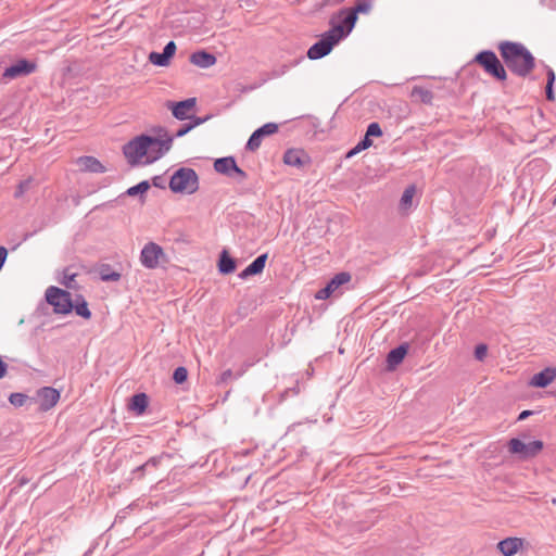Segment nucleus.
Returning <instances> with one entry per match:
<instances>
[{"label": "nucleus", "mask_w": 556, "mask_h": 556, "mask_svg": "<svg viewBox=\"0 0 556 556\" xmlns=\"http://www.w3.org/2000/svg\"><path fill=\"white\" fill-rule=\"evenodd\" d=\"M243 372H244V370H242V371H240L239 374H237L236 378H238V377L242 376V375H243Z\"/></svg>", "instance_id": "57"}, {"label": "nucleus", "mask_w": 556, "mask_h": 556, "mask_svg": "<svg viewBox=\"0 0 556 556\" xmlns=\"http://www.w3.org/2000/svg\"><path fill=\"white\" fill-rule=\"evenodd\" d=\"M190 123H188L189 126H192V129L206 121L210 119V116L199 117V116H189Z\"/></svg>", "instance_id": "42"}, {"label": "nucleus", "mask_w": 556, "mask_h": 556, "mask_svg": "<svg viewBox=\"0 0 556 556\" xmlns=\"http://www.w3.org/2000/svg\"><path fill=\"white\" fill-rule=\"evenodd\" d=\"M89 553H90V551L86 552L84 556H88V555H89Z\"/></svg>", "instance_id": "60"}, {"label": "nucleus", "mask_w": 556, "mask_h": 556, "mask_svg": "<svg viewBox=\"0 0 556 556\" xmlns=\"http://www.w3.org/2000/svg\"><path fill=\"white\" fill-rule=\"evenodd\" d=\"M76 164L79 166L81 172L96 174L106 172L105 166L97 157L91 155H84L78 157Z\"/></svg>", "instance_id": "19"}, {"label": "nucleus", "mask_w": 556, "mask_h": 556, "mask_svg": "<svg viewBox=\"0 0 556 556\" xmlns=\"http://www.w3.org/2000/svg\"><path fill=\"white\" fill-rule=\"evenodd\" d=\"M217 267L222 275H229L236 270L237 261L224 249L219 254Z\"/></svg>", "instance_id": "23"}, {"label": "nucleus", "mask_w": 556, "mask_h": 556, "mask_svg": "<svg viewBox=\"0 0 556 556\" xmlns=\"http://www.w3.org/2000/svg\"><path fill=\"white\" fill-rule=\"evenodd\" d=\"M157 143L153 136L141 134L136 136L123 147V153L131 167L144 165L143 161L148 159V151L152 144Z\"/></svg>", "instance_id": "2"}, {"label": "nucleus", "mask_w": 556, "mask_h": 556, "mask_svg": "<svg viewBox=\"0 0 556 556\" xmlns=\"http://www.w3.org/2000/svg\"><path fill=\"white\" fill-rule=\"evenodd\" d=\"M195 98H189L178 102H168L167 106L175 118L185 121L189 118V112L195 106Z\"/></svg>", "instance_id": "18"}, {"label": "nucleus", "mask_w": 556, "mask_h": 556, "mask_svg": "<svg viewBox=\"0 0 556 556\" xmlns=\"http://www.w3.org/2000/svg\"><path fill=\"white\" fill-rule=\"evenodd\" d=\"M541 440H533L525 443L519 438H513L508 441L507 447L510 454L517 455L519 459L527 460L535 457L543 450Z\"/></svg>", "instance_id": "6"}, {"label": "nucleus", "mask_w": 556, "mask_h": 556, "mask_svg": "<svg viewBox=\"0 0 556 556\" xmlns=\"http://www.w3.org/2000/svg\"><path fill=\"white\" fill-rule=\"evenodd\" d=\"M338 17L340 20L339 23L332 25L329 30L333 31L337 39L342 40L353 30L357 22V16L350 8H343L338 12Z\"/></svg>", "instance_id": "9"}, {"label": "nucleus", "mask_w": 556, "mask_h": 556, "mask_svg": "<svg viewBox=\"0 0 556 556\" xmlns=\"http://www.w3.org/2000/svg\"><path fill=\"white\" fill-rule=\"evenodd\" d=\"M248 175L247 173L240 168L237 164L232 168V172L230 173L229 178L235 179L238 182H243L247 179Z\"/></svg>", "instance_id": "38"}, {"label": "nucleus", "mask_w": 556, "mask_h": 556, "mask_svg": "<svg viewBox=\"0 0 556 556\" xmlns=\"http://www.w3.org/2000/svg\"><path fill=\"white\" fill-rule=\"evenodd\" d=\"M30 180H24V181H21L18 187H17V190L15 191V197L18 198L21 197L30 186Z\"/></svg>", "instance_id": "43"}, {"label": "nucleus", "mask_w": 556, "mask_h": 556, "mask_svg": "<svg viewBox=\"0 0 556 556\" xmlns=\"http://www.w3.org/2000/svg\"><path fill=\"white\" fill-rule=\"evenodd\" d=\"M351 280V275L346 271L339 273L334 275L327 285L319 289L315 294L317 300H326L330 295L334 293V291L342 285L349 282Z\"/></svg>", "instance_id": "14"}, {"label": "nucleus", "mask_w": 556, "mask_h": 556, "mask_svg": "<svg viewBox=\"0 0 556 556\" xmlns=\"http://www.w3.org/2000/svg\"><path fill=\"white\" fill-rule=\"evenodd\" d=\"M189 61L191 64L200 68H208L216 63L217 59L211 52H207L205 50H199L191 53Z\"/></svg>", "instance_id": "22"}, {"label": "nucleus", "mask_w": 556, "mask_h": 556, "mask_svg": "<svg viewBox=\"0 0 556 556\" xmlns=\"http://www.w3.org/2000/svg\"><path fill=\"white\" fill-rule=\"evenodd\" d=\"M190 130H192V126H189L188 123L187 124H184L177 131L175 135H173L172 137L175 138H180V137H184L185 135H187Z\"/></svg>", "instance_id": "44"}, {"label": "nucleus", "mask_w": 556, "mask_h": 556, "mask_svg": "<svg viewBox=\"0 0 556 556\" xmlns=\"http://www.w3.org/2000/svg\"><path fill=\"white\" fill-rule=\"evenodd\" d=\"M268 258L267 253L258 255L251 264H249L238 276L240 279H247L251 276L260 275L263 273L266 261Z\"/></svg>", "instance_id": "21"}, {"label": "nucleus", "mask_w": 556, "mask_h": 556, "mask_svg": "<svg viewBox=\"0 0 556 556\" xmlns=\"http://www.w3.org/2000/svg\"><path fill=\"white\" fill-rule=\"evenodd\" d=\"M552 203H553V205H556V193H555V197H554Z\"/></svg>", "instance_id": "56"}, {"label": "nucleus", "mask_w": 556, "mask_h": 556, "mask_svg": "<svg viewBox=\"0 0 556 556\" xmlns=\"http://www.w3.org/2000/svg\"><path fill=\"white\" fill-rule=\"evenodd\" d=\"M253 364H254L253 362H251V363H247V367H250V366H252Z\"/></svg>", "instance_id": "58"}, {"label": "nucleus", "mask_w": 556, "mask_h": 556, "mask_svg": "<svg viewBox=\"0 0 556 556\" xmlns=\"http://www.w3.org/2000/svg\"><path fill=\"white\" fill-rule=\"evenodd\" d=\"M409 350V343L403 342L396 348L392 349L386 358V368L388 371H393L404 361Z\"/></svg>", "instance_id": "16"}, {"label": "nucleus", "mask_w": 556, "mask_h": 556, "mask_svg": "<svg viewBox=\"0 0 556 556\" xmlns=\"http://www.w3.org/2000/svg\"><path fill=\"white\" fill-rule=\"evenodd\" d=\"M45 298L55 314L67 315L73 312L74 302L68 291L51 286L46 290Z\"/></svg>", "instance_id": "5"}, {"label": "nucleus", "mask_w": 556, "mask_h": 556, "mask_svg": "<svg viewBox=\"0 0 556 556\" xmlns=\"http://www.w3.org/2000/svg\"><path fill=\"white\" fill-rule=\"evenodd\" d=\"M410 97L424 104H431L433 100V92L420 86H414L410 91Z\"/></svg>", "instance_id": "27"}, {"label": "nucleus", "mask_w": 556, "mask_h": 556, "mask_svg": "<svg viewBox=\"0 0 556 556\" xmlns=\"http://www.w3.org/2000/svg\"><path fill=\"white\" fill-rule=\"evenodd\" d=\"M415 193H416V187L414 185L408 186L404 190V192L401 197V200H400L401 210L406 211L412 206L413 198H414Z\"/></svg>", "instance_id": "32"}, {"label": "nucleus", "mask_w": 556, "mask_h": 556, "mask_svg": "<svg viewBox=\"0 0 556 556\" xmlns=\"http://www.w3.org/2000/svg\"><path fill=\"white\" fill-rule=\"evenodd\" d=\"M291 65H288V64H282L276 68H274L270 74H269V77L268 78H278L282 75H285L289 70H290Z\"/></svg>", "instance_id": "40"}, {"label": "nucleus", "mask_w": 556, "mask_h": 556, "mask_svg": "<svg viewBox=\"0 0 556 556\" xmlns=\"http://www.w3.org/2000/svg\"><path fill=\"white\" fill-rule=\"evenodd\" d=\"M531 415H533L532 410H522L518 416V420H525Z\"/></svg>", "instance_id": "51"}, {"label": "nucleus", "mask_w": 556, "mask_h": 556, "mask_svg": "<svg viewBox=\"0 0 556 556\" xmlns=\"http://www.w3.org/2000/svg\"><path fill=\"white\" fill-rule=\"evenodd\" d=\"M37 70V63L27 59H20L15 63L8 66L2 77L5 79H15L18 77H25Z\"/></svg>", "instance_id": "11"}, {"label": "nucleus", "mask_w": 556, "mask_h": 556, "mask_svg": "<svg viewBox=\"0 0 556 556\" xmlns=\"http://www.w3.org/2000/svg\"><path fill=\"white\" fill-rule=\"evenodd\" d=\"M8 256V250L4 247H0V270L2 269Z\"/></svg>", "instance_id": "50"}, {"label": "nucleus", "mask_w": 556, "mask_h": 556, "mask_svg": "<svg viewBox=\"0 0 556 556\" xmlns=\"http://www.w3.org/2000/svg\"><path fill=\"white\" fill-rule=\"evenodd\" d=\"M488 353V346L484 343H480L475 348V357L478 361H483Z\"/></svg>", "instance_id": "41"}, {"label": "nucleus", "mask_w": 556, "mask_h": 556, "mask_svg": "<svg viewBox=\"0 0 556 556\" xmlns=\"http://www.w3.org/2000/svg\"><path fill=\"white\" fill-rule=\"evenodd\" d=\"M506 67L518 77H527L535 67V58L521 42L502 41L497 46Z\"/></svg>", "instance_id": "1"}, {"label": "nucleus", "mask_w": 556, "mask_h": 556, "mask_svg": "<svg viewBox=\"0 0 556 556\" xmlns=\"http://www.w3.org/2000/svg\"><path fill=\"white\" fill-rule=\"evenodd\" d=\"M157 136L154 139L157 143H153L148 151V159L143 161L144 165L152 164L153 162L161 159L165 153H167L173 144L174 137H168V134L165 128L159 127L156 129Z\"/></svg>", "instance_id": "7"}, {"label": "nucleus", "mask_w": 556, "mask_h": 556, "mask_svg": "<svg viewBox=\"0 0 556 556\" xmlns=\"http://www.w3.org/2000/svg\"><path fill=\"white\" fill-rule=\"evenodd\" d=\"M176 50H177V46H176L175 41L170 40L165 45L162 52L152 51L149 54L148 59H149L150 63H152L155 66L166 67L169 65L170 60L173 59V56L176 53Z\"/></svg>", "instance_id": "15"}, {"label": "nucleus", "mask_w": 556, "mask_h": 556, "mask_svg": "<svg viewBox=\"0 0 556 556\" xmlns=\"http://www.w3.org/2000/svg\"><path fill=\"white\" fill-rule=\"evenodd\" d=\"M233 377L231 369H226L222 372L218 382L219 383H227L231 378Z\"/></svg>", "instance_id": "47"}, {"label": "nucleus", "mask_w": 556, "mask_h": 556, "mask_svg": "<svg viewBox=\"0 0 556 556\" xmlns=\"http://www.w3.org/2000/svg\"><path fill=\"white\" fill-rule=\"evenodd\" d=\"M28 400L26 394L20 392L11 393L9 396V402L15 407L23 406Z\"/></svg>", "instance_id": "36"}, {"label": "nucleus", "mask_w": 556, "mask_h": 556, "mask_svg": "<svg viewBox=\"0 0 556 556\" xmlns=\"http://www.w3.org/2000/svg\"><path fill=\"white\" fill-rule=\"evenodd\" d=\"M521 544L522 541L518 538H506L497 543V548L504 556H513L518 552Z\"/></svg>", "instance_id": "25"}, {"label": "nucleus", "mask_w": 556, "mask_h": 556, "mask_svg": "<svg viewBox=\"0 0 556 556\" xmlns=\"http://www.w3.org/2000/svg\"><path fill=\"white\" fill-rule=\"evenodd\" d=\"M358 143L366 150L372 146V140L365 134V136L358 141Z\"/></svg>", "instance_id": "48"}, {"label": "nucleus", "mask_w": 556, "mask_h": 556, "mask_svg": "<svg viewBox=\"0 0 556 556\" xmlns=\"http://www.w3.org/2000/svg\"><path fill=\"white\" fill-rule=\"evenodd\" d=\"M151 184L148 180H142L139 184L128 188L125 192L128 197L139 195L141 203L144 202V193L150 189Z\"/></svg>", "instance_id": "30"}, {"label": "nucleus", "mask_w": 556, "mask_h": 556, "mask_svg": "<svg viewBox=\"0 0 556 556\" xmlns=\"http://www.w3.org/2000/svg\"><path fill=\"white\" fill-rule=\"evenodd\" d=\"M283 163L296 168H303L311 164V157L301 149H289L283 154Z\"/></svg>", "instance_id": "17"}, {"label": "nucleus", "mask_w": 556, "mask_h": 556, "mask_svg": "<svg viewBox=\"0 0 556 556\" xmlns=\"http://www.w3.org/2000/svg\"><path fill=\"white\" fill-rule=\"evenodd\" d=\"M168 187L174 193L193 194L199 189V176L193 168L180 167L172 175Z\"/></svg>", "instance_id": "3"}, {"label": "nucleus", "mask_w": 556, "mask_h": 556, "mask_svg": "<svg viewBox=\"0 0 556 556\" xmlns=\"http://www.w3.org/2000/svg\"><path fill=\"white\" fill-rule=\"evenodd\" d=\"M292 392L293 394H298L299 390L293 388V389H287L283 393H281V399H286V396H288V394Z\"/></svg>", "instance_id": "52"}, {"label": "nucleus", "mask_w": 556, "mask_h": 556, "mask_svg": "<svg viewBox=\"0 0 556 556\" xmlns=\"http://www.w3.org/2000/svg\"><path fill=\"white\" fill-rule=\"evenodd\" d=\"M556 378V368L546 367L543 370L534 374L530 379L529 384L534 388H545L551 384Z\"/></svg>", "instance_id": "20"}, {"label": "nucleus", "mask_w": 556, "mask_h": 556, "mask_svg": "<svg viewBox=\"0 0 556 556\" xmlns=\"http://www.w3.org/2000/svg\"><path fill=\"white\" fill-rule=\"evenodd\" d=\"M73 311H75V313L84 319L91 318V312L88 307V303L81 294L76 296Z\"/></svg>", "instance_id": "29"}, {"label": "nucleus", "mask_w": 556, "mask_h": 556, "mask_svg": "<svg viewBox=\"0 0 556 556\" xmlns=\"http://www.w3.org/2000/svg\"><path fill=\"white\" fill-rule=\"evenodd\" d=\"M172 458H173L172 454H169L167 452H163L159 455L150 457L146 462V466H148L150 471L156 470L163 464L164 460H170Z\"/></svg>", "instance_id": "31"}, {"label": "nucleus", "mask_w": 556, "mask_h": 556, "mask_svg": "<svg viewBox=\"0 0 556 556\" xmlns=\"http://www.w3.org/2000/svg\"><path fill=\"white\" fill-rule=\"evenodd\" d=\"M148 405H149V396L146 393L140 392V393L134 394L130 397L128 407L130 410L136 413V415L140 416L147 410Z\"/></svg>", "instance_id": "24"}, {"label": "nucleus", "mask_w": 556, "mask_h": 556, "mask_svg": "<svg viewBox=\"0 0 556 556\" xmlns=\"http://www.w3.org/2000/svg\"><path fill=\"white\" fill-rule=\"evenodd\" d=\"M149 472H151V471L148 468V466H146V463H144V464L136 467L135 469H132L131 476H132V479L141 480Z\"/></svg>", "instance_id": "39"}, {"label": "nucleus", "mask_w": 556, "mask_h": 556, "mask_svg": "<svg viewBox=\"0 0 556 556\" xmlns=\"http://www.w3.org/2000/svg\"><path fill=\"white\" fill-rule=\"evenodd\" d=\"M60 397V391L52 387H42L36 392V399L39 403V409L41 412H48L54 407L58 404Z\"/></svg>", "instance_id": "13"}, {"label": "nucleus", "mask_w": 556, "mask_h": 556, "mask_svg": "<svg viewBox=\"0 0 556 556\" xmlns=\"http://www.w3.org/2000/svg\"><path fill=\"white\" fill-rule=\"evenodd\" d=\"M98 273L102 281H118L122 277L118 271L112 269L110 264H101Z\"/></svg>", "instance_id": "28"}, {"label": "nucleus", "mask_w": 556, "mask_h": 556, "mask_svg": "<svg viewBox=\"0 0 556 556\" xmlns=\"http://www.w3.org/2000/svg\"><path fill=\"white\" fill-rule=\"evenodd\" d=\"M75 277H76V274L75 273H72L71 271V268H65L63 270V277L62 279H60V283L63 285L64 287L68 288V289H73L75 288L74 283H75Z\"/></svg>", "instance_id": "34"}, {"label": "nucleus", "mask_w": 556, "mask_h": 556, "mask_svg": "<svg viewBox=\"0 0 556 556\" xmlns=\"http://www.w3.org/2000/svg\"><path fill=\"white\" fill-rule=\"evenodd\" d=\"M235 165H236V160L233 156L219 157V159H216L214 162V169L218 174L229 177Z\"/></svg>", "instance_id": "26"}, {"label": "nucleus", "mask_w": 556, "mask_h": 556, "mask_svg": "<svg viewBox=\"0 0 556 556\" xmlns=\"http://www.w3.org/2000/svg\"><path fill=\"white\" fill-rule=\"evenodd\" d=\"M152 185L160 189H165V178L163 175H156L152 178Z\"/></svg>", "instance_id": "45"}, {"label": "nucleus", "mask_w": 556, "mask_h": 556, "mask_svg": "<svg viewBox=\"0 0 556 556\" xmlns=\"http://www.w3.org/2000/svg\"><path fill=\"white\" fill-rule=\"evenodd\" d=\"M166 257L163 249L155 242H148L141 250L140 262L148 269L157 268L161 261Z\"/></svg>", "instance_id": "10"}, {"label": "nucleus", "mask_w": 556, "mask_h": 556, "mask_svg": "<svg viewBox=\"0 0 556 556\" xmlns=\"http://www.w3.org/2000/svg\"><path fill=\"white\" fill-rule=\"evenodd\" d=\"M472 62L481 66L488 75L496 80L505 81L507 79L506 65L501 62L494 51L482 50L475 55Z\"/></svg>", "instance_id": "4"}, {"label": "nucleus", "mask_w": 556, "mask_h": 556, "mask_svg": "<svg viewBox=\"0 0 556 556\" xmlns=\"http://www.w3.org/2000/svg\"><path fill=\"white\" fill-rule=\"evenodd\" d=\"M187 379H188V370L186 367L179 366V367L175 368V370L173 372V380L175 381V383L182 384L184 382L187 381Z\"/></svg>", "instance_id": "35"}, {"label": "nucleus", "mask_w": 556, "mask_h": 556, "mask_svg": "<svg viewBox=\"0 0 556 556\" xmlns=\"http://www.w3.org/2000/svg\"><path fill=\"white\" fill-rule=\"evenodd\" d=\"M352 12L358 17V14H368L372 9V0H359L353 8H350Z\"/></svg>", "instance_id": "33"}, {"label": "nucleus", "mask_w": 556, "mask_h": 556, "mask_svg": "<svg viewBox=\"0 0 556 556\" xmlns=\"http://www.w3.org/2000/svg\"><path fill=\"white\" fill-rule=\"evenodd\" d=\"M555 80H556L555 72L551 67H547V71H546V83L547 84H555Z\"/></svg>", "instance_id": "49"}, {"label": "nucleus", "mask_w": 556, "mask_h": 556, "mask_svg": "<svg viewBox=\"0 0 556 556\" xmlns=\"http://www.w3.org/2000/svg\"><path fill=\"white\" fill-rule=\"evenodd\" d=\"M278 131V125L276 123H266L263 126L255 129L250 138L248 139V142L245 144V150L254 152L256 151L261 144L262 140L266 136L274 135Z\"/></svg>", "instance_id": "12"}, {"label": "nucleus", "mask_w": 556, "mask_h": 556, "mask_svg": "<svg viewBox=\"0 0 556 556\" xmlns=\"http://www.w3.org/2000/svg\"><path fill=\"white\" fill-rule=\"evenodd\" d=\"M339 42L340 40L337 39L333 31L327 30L317 42L309 47L306 55L309 60H319L328 55Z\"/></svg>", "instance_id": "8"}, {"label": "nucleus", "mask_w": 556, "mask_h": 556, "mask_svg": "<svg viewBox=\"0 0 556 556\" xmlns=\"http://www.w3.org/2000/svg\"><path fill=\"white\" fill-rule=\"evenodd\" d=\"M545 96L548 101L555 100L554 84H547L545 86Z\"/></svg>", "instance_id": "46"}, {"label": "nucleus", "mask_w": 556, "mask_h": 556, "mask_svg": "<svg viewBox=\"0 0 556 556\" xmlns=\"http://www.w3.org/2000/svg\"><path fill=\"white\" fill-rule=\"evenodd\" d=\"M333 1H334V2H337V3H341V2H343L344 0H333Z\"/></svg>", "instance_id": "59"}, {"label": "nucleus", "mask_w": 556, "mask_h": 556, "mask_svg": "<svg viewBox=\"0 0 556 556\" xmlns=\"http://www.w3.org/2000/svg\"><path fill=\"white\" fill-rule=\"evenodd\" d=\"M25 483H27V479H26L24 476H22V477L18 479V484H20V485H24Z\"/></svg>", "instance_id": "54"}, {"label": "nucleus", "mask_w": 556, "mask_h": 556, "mask_svg": "<svg viewBox=\"0 0 556 556\" xmlns=\"http://www.w3.org/2000/svg\"><path fill=\"white\" fill-rule=\"evenodd\" d=\"M355 149L357 150L358 153L365 150L359 143L355 146Z\"/></svg>", "instance_id": "55"}, {"label": "nucleus", "mask_w": 556, "mask_h": 556, "mask_svg": "<svg viewBox=\"0 0 556 556\" xmlns=\"http://www.w3.org/2000/svg\"><path fill=\"white\" fill-rule=\"evenodd\" d=\"M358 154L357 150L354 148H352L351 150H349L345 154V159H351L353 157L354 155Z\"/></svg>", "instance_id": "53"}, {"label": "nucleus", "mask_w": 556, "mask_h": 556, "mask_svg": "<svg viewBox=\"0 0 556 556\" xmlns=\"http://www.w3.org/2000/svg\"><path fill=\"white\" fill-rule=\"evenodd\" d=\"M382 129H381V126L379 125V123L377 122H372L370 123L368 126H367V129H366V135L368 137H381L382 136Z\"/></svg>", "instance_id": "37"}]
</instances>
